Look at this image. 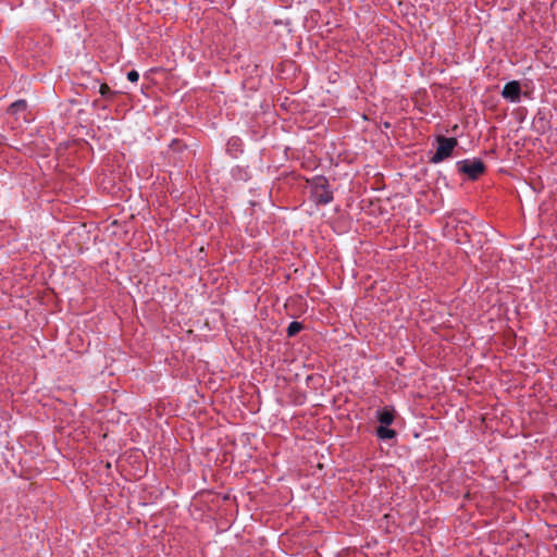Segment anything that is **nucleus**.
I'll list each match as a JSON object with an SVG mask.
<instances>
[{
  "mask_svg": "<svg viewBox=\"0 0 557 557\" xmlns=\"http://www.w3.org/2000/svg\"><path fill=\"white\" fill-rule=\"evenodd\" d=\"M311 197L318 205H329L333 201V191L326 177L318 175L310 181Z\"/></svg>",
  "mask_w": 557,
  "mask_h": 557,
  "instance_id": "f257e3e1",
  "label": "nucleus"
},
{
  "mask_svg": "<svg viewBox=\"0 0 557 557\" xmlns=\"http://www.w3.org/2000/svg\"><path fill=\"white\" fill-rule=\"evenodd\" d=\"M437 148L435 153L431 157V163L437 164L449 158L458 145L455 137L437 136Z\"/></svg>",
  "mask_w": 557,
  "mask_h": 557,
  "instance_id": "f03ea898",
  "label": "nucleus"
},
{
  "mask_svg": "<svg viewBox=\"0 0 557 557\" xmlns=\"http://www.w3.org/2000/svg\"><path fill=\"white\" fill-rule=\"evenodd\" d=\"M460 173L466 174L470 180L474 181L485 171V164L481 159H465L456 163Z\"/></svg>",
  "mask_w": 557,
  "mask_h": 557,
  "instance_id": "7ed1b4c3",
  "label": "nucleus"
},
{
  "mask_svg": "<svg viewBox=\"0 0 557 557\" xmlns=\"http://www.w3.org/2000/svg\"><path fill=\"white\" fill-rule=\"evenodd\" d=\"M521 87L517 81L505 84L502 96L510 102L518 103L520 101Z\"/></svg>",
  "mask_w": 557,
  "mask_h": 557,
  "instance_id": "20e7f679",
  "label": "nucleus"
},
{
  "mask_svg": "<svg viewBox=\"0 0 557 557\" xmlns=\"http://www.w3.org/2000/svg\"><path fill=\"white\" fill-rule=\"evenodd\" d=\"M376 419L381 425H391L395 419L394 410L388 407H384L376 411Z\"/></svg>",
  "mask_w": 557,
  "mask_h": 557,
  "instance_id": "39448f33",
  "label": "nucleus"
},
{
  "mask_svg": "<svg viewBox=\"0 0 557 557\" xmlns=\"http://www.w3.org/2000/svg\"><path fill=\"white\" fill-rule=\"evenodd\" d=\"M388 425H380L377 429H376V436L380 438V440H392L396 436V432L389 428H387Z\"/></svg>",
  "mask_w": 557,
  "mask_h": 557,
  "instance_id": "423d86ee",
  "label": "nucleus"
},
{
  "mask_svg": "<svg viewBox=\"0 0 557 557\" xmlns=\"http://www.w3.org/2000/svg\"><path fill=\"white\" fill-rule=\"evenodd\" d=\"M301 330H302V324L300 322L293 321L289 323V325L287 327V331H286L287 336L293 337V336L297 335Z\"/></svg>",
  "mask_w": 557,
  "mask_h": 557,
  "instance_id": "0eeeda50",
  "label": "nucleus"
},
{
  "mask_svg": "<svg viewBox=\"0 0 557 557\" xmlns=\"http://www.w3.org/2000/svg\"><path fill=\"white\" fill-rule=\"evenodd\" d=\"M26 106L27 104L25 100H17L10 106L9 111L11 113H17L20 111H24L26 109Z\"/></svg>",
  "mask_w": 557,
  "mask_h": 557,
  "instance_id": "6e6552de",
  "label": "nucleus"
},
{
  "mask_svg": "<svg viewBox=\"0 0 557 557\" xmlns=\"http://www.w3.org/2000/svg\"><path fill=\"white\" fill-rule=\"evenodd\" d=\"M99 91H100V95H101L102 97H104V98H110V97L112 96V94H113V92L111 91L110 87H109L107 84H102V85L100 86Z\"/></svg>",
  "mask_w": 557,
  "mask_h": 557,
  "instance_id": "1a4fd4ad",
  "label": "nucleus"
},
{
  "mask_svg": "<svg viewBox=\"0 0 557 557\" xmlns=\"http://www.w3.org/2000/svg\"><path fill=\"white\" fill-rule=\"evenodd\" d=\"M127 79L132 83H136L139 79V74L137 71L132 70L127 73Z\"/></svg>",
  "mask_w": 557,
  "mask_h": 557,
  "instance_id": "9d476101",
  "label": "nucleus"
}]
</instances>
